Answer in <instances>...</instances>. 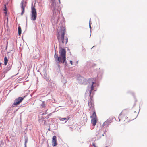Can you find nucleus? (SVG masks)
<instances>
[{"label": "nucleus", "mask_w": 147, "mask_h": 147, "mask_svg": "<svg viewBox=\"0 0 147 147\" xmlns=\"http://www.w3.org/2000/svg\"><path fill=\"white\" fill-rule=\"evenodd\" d=\"M51 0L50 7L53 13V16L51 19L52 23L57 24L59 20V11L57 9L55 0Z\"/></svg>", "instance_id": "1"}, {"label": "nucleus", "mask_w": 147, "mask_h": 147, "mask_svg": "<svg viewBox=\"0 0 147 147\" xmlns=\"http://www.w3.org/2000/svg\"><path fill=\"white\" fill-rule=\"evenodd\" d=\"M57 37H64L65 32V22H62L60 23L57 28Z\"/></svg>", "instance_id": "2"}, {"label": "nucleus", "mask_w": 147, "mask_h": 147, "mask_svg": "<svg viewBox=\"0 0 147 147\" xmlns=\"http://www.w3.org/2000/svg\"><path fill=\"white\" fill-rule=\"evenodd\" d=\"M59 56L63 61V63L66 61V51L65 49L61 48L59 51Z\"/></svg>", "instance_id": "3"}, {"label": "nucleus", "mask_w": 147, "mask_h": 147, "mask_svg": "<svg viewBox=\"0 0 147 147\" xmlns=\"http://www.w3.org/2000/svg\"><path fill=\"white\" fill-rule=\"evenodd\" d=\"M123 111H122L120 113L119 116L120 118H123V119L124 120V124L129 123V122L134 119V118L131 119L130 118H128V117H127L126 116L123 115Z\"/></svg>", "instance_id": "4"}, {"label": "nucleus", "mask_w": 147, "mask_h": 147, "mask_svg": "<svg viewBox=\"0 0 147 147\" xmlns=\"http://www.w3.org/2000/svg\"><path fill=\"white\" fill-rule=\"evenodd\" d=\"M31 19L32 20H35L36 19L37 13L36 10L34 7H32L31 8Z\"/></svg>", "instance_id": "5"}, {"label": "nucleus", "mask_w": 147, "mask_h": 147, "mask_svg": "<svg viewBox=\"0 0 147 147\" xmlns=\"http://www.w3.org/2000/svg\"><path fill=\"white\" fill-rule=\"evenodd\" d=\"M24 97V96L23 98H22L20 97L15 99L13 103V105H16L20 104L23 101Z\"/></svg>", "instance_id": "6"}, {"label": "nucleus", "mask_w": 147, "mask_h": 147, "mask_svg": "<svg viewBox=\"0 0 147 147\" xmlns=\"http://www.w3.org/2000/svg\"><path fill=\"white\" fill-rule=\"evenodd\" d=\"M26 2L24 1H22L21 2V8L22 9L21 15H22L24 12L25 8L26 6Z\"/></svg>", "instance_id": "7"}, {"label": "nucleus", "mask_w": 147, "mask_h": 147, "mask_svg": "<svg viewBox=\"0 0 147 147\" xmlns=\"http://www.w3.org/2000/svg\"><path fill=\"white\" fill-rule=\"evenodd\" d=\"M54 58L56 60H57L58 61V63H63V61L61 59L60 56L59 57L57 55L56 53H55L54 55Z\"/></svg>", "instance_id": "8"}, {"label": "nucleus", "mask_w": 147, "mask_h": 147, "mask_svg": "<svg viewBox=\"0 0 147 147\" xmlns=\"http://www.w3.org/2000/svg\"><path fill=\"white\" fill-rule=\"evenodd\" d=\"M59 40L62 41L63 43H67L68 41V39L67 37H60V38H58Z\"/></svg>", "instance_id": "9"}, {"label": "nucleus", "mask_w": 147, "mask_h": 147, "mask_svg": "<svg viewBox=\"0 0 147 147\" xmlns=\"http://www.w3.org/2000/svg\"><path fill=\"white\" fill-rule=\"evenodd\" d=\"M52 145L54 146L57 145L56 137L55 136H53L52 140Z\"/></svg>", "instance_id": "10"}, {"label": "nucleus", "mask_w": 147, "mask_h": 147, "mask_svg": "<svg viewBox=\"0 0 147 147\" xmlns=\"http://www.w3.org/2000/svg\"><path fill=\"white\" fill-rule=\"evenodd\" d=\"M90 101L88 102V105L91 108H92L93 109H94V104L93 102V101L92 100V99L91 98H90Z\"/></svg>", "instance_id": "11"}, {"label": "nucleus", "mask_w": 147, "mask_h": 147, "mask_svg": "<svg viewBox=\"0 0 147 147\" xmlns=\"http://www.w3.org/2000/svg\"><path fill=\"white\" fill-rule=\"evenodd\" d=\"M97 121V119H92L91 120V123L94 126L96 124Z\"/></svg>", "instance_id": "12"}, {"label": "nucleus", "mask_w": 147, "mask_h": 147, "mask_svg": "<svg viewBox=\"0 0 147 147\" xmlns=\"http://www.w3.org/2000/svg\"><path fill=\"white\" fill-rule=\"evenodd\" d=\"M90 117L92 119L96 118L97 119L96 115V112L94 111L93 113L92 116H90Z\"/></svg>", "instance_id": "13"}, {"label": "nucleus", "mask_w": 147, "mask_h": 147, "mask_svg": "<svg viewBox=\"0 0 147 147\" xmlns=\"http://www.w3.org/2000/svg\"><path fill=\"white\" fill-rule=\"evenodd\" d=\"M110 123V122L109 121L107 120L104 123L103 125H104V126H107Z\"/></svg>", "instance_id": "14"}, {"label": "nucleus", "mask_w": 147, "mask_h": 147, "mask_svg": "<svg viewBox=\"0 0 147 147\" xmlns=\"http://www.w3.org/2000/svg\"><path fill=\"white\" fill-rule=\"evenodd\" d=\"M69 117H67V118H61V117H59V119L61 121H63L65 120H69Z\"/></svg>", "instance_id": "15"}, {"label": "nucleus", "mask_w": 147, "mask_h": 147, "mask_svg": "<svg viewBox=\"0 0 147 147\" xmlns=\"http://www.w3.org/2000/svg\"><path fill=\"white\" fill-rule=\"evenodd\" d=\"M4 65H7L8 62V59L6 57H5L4 58Z\"/></svg>", "instance_id": "16"}, {"label": "nucleus", "mask_w": 147, "mask_h": 147, "mask_svg": "<svg viewBox=\"0 0 147 147\" xmlns=\"http://www.w3.org/2000/svg\"><path fill=\"white\" fill-rule=\"evenodd\" d=\"M18 30L19 36H20V35L21 34V27L20 26L18 27Z\"/></svg>", "instance_id": "17"}, {"label": "nucleus", "mask_w": 147, "mask_h": 147, "mask_svg": "<svg viewBox=\"0 0 147 147\" xmlns=\"http://www.w3.org/2000/svg\"><path fill=\"white\" fill-rule=\"evenodd\" d=\"M93 89H94V86H93V85H92L91 86V89L90 90V95L91 93L92 92V91L93 90Z\"/></svg>", "instance_id": "18"}, {"label": "nucleus", "mask_w": 147, "mask_h": 147, "mask_svg": "<svg viewBox=\"0 0 147 147\" xmlns=\"http://www.w3.org/2000/svg\"><path fill=\"white\" fill-rule=\"evenodd\" d=\"M41 106L43 107H45V102L44 101L42 102V103L41 104Z\"/></svg>", "instance_id": "19"}, {"label": "nucleus", "mask_w": 147, "mask_h": 147, "mask_svg": "<svg viewBox=\"0 0 147 147\" xmlns=\"http://www.w3.org/2000/svg\"><path fill=\"white\" fill-rule=\"evenodd\" d=\"M4 6L5 7V8L4 9V10L5 11V14H6L7 13V11H6V5H4Z\"/></svg>", "instance_id": "20"}, {"label": "nucleus", "mask_w": 147, "mask_h": 147, "mask_svg": "<svg viewBox=\"0 0 147 147\" xmlns=\"http://www.w3.org/2000/svg\"><path fill=\"white\" fill-rule=\"evenodd\" d=\"M90 22H91L90 19V21H89V27H90V29L91 28Z\"/></svg>", "instance_id": "21"}, {"label": "nucleus", "mask_w": 147, "mask_h": 147, "mask_svg": "<svg viewBox=\"0 0 147 147\" xmlns=\"http://www.w3.org/2000/svg\"><path fill=\"white\" fill-rule=\"evenodd\" d=\"M92 145L93 146H94V147H97L95 145V143H93L92 144Z\"/></svg>", "instance_id": "22"}, {"label": "nucleus", "mask_w": 147, "mask_h": 147, "mask_svg": "<svg viewBox=\"0 0 147 147\" xmlns=\"http://www.w3.org/2000/svg\"><path fill=\"white\" fill-rule=\"evenodd\" d=\"M70 63L72 65H73V62H72V61H70Z\"/></svg>", "instance_id": "23"}, {"label": "nucleus", "mask_w": 147, "mask_h": 147, "mask_svg": "<svg viewBox=\"0 0 147 147\" xmlns=\"http://www.w3.org/2000/svg\"><path fill=\"white\" fill-rule=\"evenodd\" d=\"M94 83L93 82H92V85H93V86L94 84Z\"/></svg>", "instance_id": "24"}, {"label": "nucleus", "mask_w": 147, "mask_h": 147, "mask_svg": "<svg viewBox=\"0 0 147 147\" xmlns=\"http://www.w3.org/2000/svg\"><path fill=\"white\" fill-rule=\"evenodd\" d=\"M26 142H27L26 141L25 142V144H26Z\"/></svg>", "instance_id": "25"}, {"label": "nucleus", "mask_w": 147, "mask_h": 147, "mask_svg": "<svg viewBox=\"0 0 147 147\" xmlns=\"http://www.w3.org/2000/svg\"><path fill=\"white\" fill-rule=\"evenodd\" d=\"M59 3H60V0H59Z\"/></svg>", "instance_id": "26"}, {"label": "nucleus", "mask_w": 147, "mask_h": 147, "mask_svg": "<svg viewBox=\"0 0 147 147\" xmlns=\"http://www.w3.org/2000/svg\"><path fill=\"white\" fill-rule=\"evenodd\" d=\"M50 129H48V130L49 131Z\"/></svg>", "instance_id": "27"}, {"label": "nucleus", "mask_w": 147, "mask_h": 147, "mask_svg": "<svg viewBox=\"0 0 147 147\" xmlns=\"http://www.w3.org/2000/svg\"><path fill=\"white\" fill-rule=\"evenodd\" d=\"M94 47V46H93L92 47V48H93Z\"/></svg>", "instance_id": "28"}, {"label": "nucleus", "mask_w": 147, "mask_h": 147, "mask_svg": "<svg viewBox=\"0 0 147 147\" xmlns=\"http://www.w3.org/2000/svg\"><path fill=\"white\" fill-rule=\"evenodd\" d=\"M108 147L107 146H106V147Z\"/></svg>", "instance_id": "29"}]
</instances>
